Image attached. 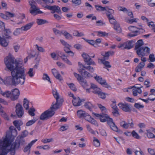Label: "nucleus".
<instances>
[{
    "label": "nucleus",
    "instance_id": "33",
    "mask_svg": "<svg viewBox=\"0 0 155 155\" xmlns=\"http://www.w3.org/2000/svg\"><path fill=\"white\" fill-rule=\"evenodd\" d=\"M29 101L26 98H25L23 101V106L26 110H28L29 108Z\"/></svg>",
    "mask_w": 155,
    "mask_h": 155
},
{
    "label": "nucleus",
    "instance_id": "14",
    "mask_svg": "<svg viewBox=\"0 0 155 155\" xmlns=\"http://www.w3.org/2000/svg\"><path fill=\"white\" fill-rule=\"evenodd\" d=\"M135 41L133 40L128 41L124 43V47L123 49L129 50L134 47Z\"/></svg>",
    "mask_w": 155,
    "mask_h": 155
},
{
    "label": "nucleus",
    "instance_id": "22",
    "mask_svg": "<svg viewBox=\"0 0 155 155\" xmlns=\"http://www.w3.org/2000/svg\"><path fill=\"white\" fill-rule=\"evenodd\" d=\"M34 22H32L26 24L24 26L21 27V30L23 31H26L29 29L34 24Z\"/></svg>",
    "mask_w": 155,
    "mask_h": 155
},
{
    "label": "nucleus",
    "instance_id": "20",
    "mask_svg": "<svg viewBox=\"0 0 155 155\" xmlns=\"http://www.w3.org/2000/svg\"><path fill=\"white\" fill-rule=\"evenodd\" d=\"M51 71L54 76L57 79L60 81L62 80V77L58 72L55 68L52 69Z\"/></svg>",
    "mask_w": 155,
    "mask_h": 155
},
{
    "label": "nucleus",
    "instance_id": "53",
    "mask_svg": "<svg viewBox=\"0 0 155 155\" xmlns=\"http://www.w3.org/2000/svg\"><path fill=\"white\" fill-rule=\"evenodd\" d=\"M35 111V110L34 108L32 109L31 108L28 111V113L30 115L34 116L35 115V114L34 113Z\"/></svg>",
    "mask_w": 155,
    "mask_h": 155
},
{
    "label": "nucleus",
    "instance_id": "2",
    "mask_svg": "<svg viewBox=\"0 0 155 155\" xmlns=\"http://www.w3.org/2000/svg\"><path fill=\"white\" fill-rule=\"evenodd\" d=\"M14 137L11 134H6L5 138L3 141L0 140V150L1 153L0 155H6L8 152L10 155H15L16 150L18 149L13 144L11 145L13 141Z\"/></svg>",
    "mask_w": 155,
    "mask_h": 155
},
{
    "label": "nucleus",
    "instance_id": "56",
    "mask_svg": "<svg viewBox=\"0 0 155 155\" xmlns=\"http://www.w3.org/2000/svg\"><path fill=\"white\" fill-rule=\"evenodd\" d=\"M33 68H30L28 71V72L27 74H28L30 77H32L34 76L33 72Z\"/></svg>",
    "mask_w": 155,
    "mask_h": 155
},
{
    "label": "nucleus",
    "instance_id": "23",
    "mask_svg": "<svg viewBox=\"0 0 155 155\" xmlns=\"http://www.w3.org/2000/svg\"><path fill=\"white\" fill-rule=\"evenodd\" d=\"M11 32L9 29H5V28L4 37L6 38L10 39L11 36L10 35L11 34Z\"/></svg>",
    "mask_w": 155,
    "mask_h": 155
},
{
    "label": "nucleus",
    "instance_id": "9",
    "mask_svg": "<svg viewBox=\"0 0 155 155\" xmlns=\"http://www.w3.org/2000/svg\"><path fill=\"white\" fill-rule=\"evenodd\" d=\"M15 112L18 117H21L24 114V110L23 107L20 104L17 103L15 107Z\"/></svg>",
    "mask_w": 155,
    "mask_h": 155
},
{
    "label": "nucleus",
    "instance_id": "11",
    "mask_svg": "<svg viewBox=\"0 0 155 155\" xmlns=\"http://www.w3.org/2000/svg\"><path fill=\"white\" fill-rule=\"evenodd\" d=\"M12 96L11 97V99L12 101L17 100L18 97L20 95V91L18 89L15 88L12 90Z\"/></svg>",
    "mask_w": 155,
    "mask_h": 155
},
{
    "label": "nucleus",
    "instance_id": "38",
    "mask_svg": "<svg viewBox=\"0 0 155 155\" xmlns=\"http://www.w3.org/2000/svg\"><path fill=\"white\" fill-rule=\"evenodd\" d=\"M93 144L96 147H98L100 145V141L95 137H93Z\"/></svg>",
    "mask_w": 155,
    "mask_h": 155
},
{
    "label": "nucleus",
    "instance_id": "27",
    "mask_svg": "<svg viewBox=\"0 0 155 155\" xmlns=\"http://www.w3.org/2000/svg\"><path fill=\"white\" fill-rule=\"evenodd\" d=\"M94 78L101 85H102V83H104V82L106 81L105 80L103 79L101 76H98L97 75H96V76L94 77Z\"/></svg>",
    "mask_w": 155,
    "mask_h": 155
},
{
    "label": "nucleus",
    "instance_id": "44",
    "mask_svg": "<svg viewBox=\"0 0 155 155\" xmlns=\"http://www.w3.org/2000/svg\"><path fill=\"white\" fill-rule=\"evenodd\" d=\"M129 30L133 33H136L137 27L134 26H130L128 28Z\"/></svg>",
    "mask_w": 155,
    "mask_h": 155
},
{
    "label": "nucleus",
    "instance_id": "28",
    "mask_svg": "<svg viewBox=\"0 0 155 155\" xmlns=\"http://www.w3.org/2000/svg\"><path fill=\"white\" fill-rule=\"evenodd\" d=\"M1 94L4 97H5L7 98L12 97V93L9 91H6L5 92H3L2 91H1Z\"/></svg>",
    "mask_w": 155,
    "mask_h": 155
},
{
    "label": "nucleus",
    "instance_id": "19",
    "mask_svg": "<svg viewBox=\"0 0 155 155\" xmlns=\"http://www.w3.org/2000/svg\"><path fill=\"white\" fill-rule=\"evenodd\" d=\"M37 139L33 140L29 143L28 145L26 146L24 148L23 151L24 152H26L29 151V153L30 151V148L34 143L37 141Z\"/></svg>",
    "mask_w": 155,
    "mask_h": 155
},
{
    "label": "nucleus",
    "instance_id": "1",
    "mask_svg": "<svg viewBox=\"0 0 155 155\" xmlns=\"http://www.w3.org/2000/svg\"><path fill=\"white\" fill-rule=\"evenodd\" d=\"M4 61L6 66L5 70H7L8 69L11 71L12 77H9V79L11 80L12 84L15 86L19 84H23L25 80V69L19 65L22 61L15 60V58L9 54Z\"/></svg>",
    "mask_w": 155,
    "mask_h": 155
},
{
    "label": "nucleus",
    "instance_id": "7",
    "mask_svg": "<svg viewBox=\"0 0 155 155\" xmlns=\"http://www.w3.org/2000/svg\"><path fill=\"white\" fill-rule=\"evenodd\" d=\"M44 8L51 10V13L52 14H54L55 12H57L59 14H61V13L60 8L58 6L46 5L45 7H44Z\"/></svg>",
    "mask_w": 155,
    "mask_h": 155
},
{
    "label": "nucleus",
    "instance_id": "31",
    "mask_svg": "<svg viewBox=\"0 0 155 155\" xmlns=\"http://www.w3.org/2000/svg\"><path fill=\"white\" fill-rule=\"evenodd\" d=\"M140 64H143V65L140 66V65H138L135 69V71L136 72H139L141 71L142 69L144 67L145 64L143 62H140Z\"/></svg>",
    "mask_w": 155,
    "mask_h": 155
},
{
    "label": "nucleus",
    "instance_id": "32",
    "mask_svg": "<svg viewBox=\"0 0 155 155\" xmlns=\"http://www.w3.org/2000/svg\"><path fill=\"white\" fill-rule=\"evenodd\" d=\"M22 122L17 120H15L14 121L13 124L17 129L20 130L21 128L20 126L22 124Z\"/></svg>",
    "mask_w": 155,
    "mask_h": 155
},
{
    "label": "nucleus",
    "instance_id": "62",
    "mask_svg": "<svg viewBox=\"0 0 155 155\" xmlns=\"http://www.w3.org/2000/svg\"><path fill=\"white\" fill-rule=\"evenodd\" d=\"M35 46L36 47V48H37V50L40 52H44L45 51V50L44 49L41 47H39L38 46V45H35Z\"/></svg>",
    "mask_w": 155,
    "mask_h": 155
},
{
    "label": "nucleus",
    "instance_id": "41",
    "mask_svg": "<svg viewBox=\"0 0 155 155\" xmlns=\"http://www.w3.org/2000/svg\"><path fill=\"white\" fill-rule=\"evenodd\" d=\"M132 92L133 95L134 96H136L137 95V93L139 94L141 93L142 91L141 90H136L133 89L132 90Z\"/></svg>",
    "mask_w": 155,
    "mask_h": 155
},
{
    "label": "nucleus",
    "instance_id": "34",
    "mask_svg": "<svg viewBox=\"0 0 155 155\" xmlns=\"http://www.w3.org/2000/svg\"><path fill=\"white\" fill-rule=\"evenodd\" d=\"M110 9L113 11V13H109L108 12L109 11H108L107 12H106V15H107V18H108L109 20H110V19H113V20H115V19H114L113 15H112V14H113L114 13V11L112 9L110 8Z\"/></svg>",
    "mask_w": 155,
    "mask_h": 155
},
{
    "label": "nucleus",
    "instance_id": "52",
    "mask_svg": "<svg viewBox=\"0 0 155 155\" xmlns=\"http://www.w3.org/2000/svg\"><path fill=\"white\" fill-rule=\"evenodd\" d=\"M70 88L74 91H77V89L75 87L74 84L73 83H71L69 85Z\"/></svg>",
    "mask_w": 155,
    "mask_h": 155
},
{
    "label": "nucleus",
    "instance_id": "4",
    "mask_svg": "<svg viewBox=\"0 0 155 155\" xmlns=\"http://www.w3.org/2000/svg\"><path fill=\"white\" fill-rule=\"evenodd\" d=\"M92 114L96 117H99L101 122H105L107 121V124L109 125L111 129L113 131L117 132L120 134L123 133V131L118 128L115 123L113 121V119L110 117L108 114L104 113L99 114L94 112Z\"/></svg>",
    "mask_w": 155,
    "mask_h": 155
},
{
    "label": "nucleus",
    "instance_id": "37",
    "mask_svg": "<svg viewBox=\"0 0 155 155\" xmlns=\"http://www.w3.org/2000/svg\"><path fill=\"white\" fill-rule=\"evenodd\" d=\"M114 29L118 33L121 32V28L120 27L119 24L117 23H116V24H114Z\"/></svg>",
    "mask_w": 155,
    "mask_h": 155
},
{
    "label": "nucleus",
    "instance_id": "42",
    "mask_svg": "<svg viewBox=\"0 0 155 155\" xmlns=\"http://www.w3.org/2000/svg\"><path fill=\"white\" fill-rule=\"evenodd\" d=\"M147 100L152 101H154L155 100V94L153 93H151L149 96Z\"/></svg>",
    "mask_w": 155,
    "mask_h": 155
},
{
    "label": "nucleus",
    "instance_id": "24",
    "mask_svg": "<svg viewBox=\"0 0 155 155\" xmlns=\"http://www.w3.org/2000/svg\"><path fill=\"white\" fill-rule=\"evenodd\" d=\"M143 45V42L142 39L138 40L136 43V45L135 47V50L137 51V49L140 48L141 46Z\"/></svg>",
    "mask_w": 155,
    "mask_h": 155
},
{
    "label": "nucleus",
    "instance_id": "46",
    "mask_svg": "<svg viewBox=\"0 0 155 155\" xmlns=\"http://www.w3.org/2000/svg\"><path fill=\"white\" fill-rule=\"evenodd\" d=\"M38 148L41 149L43 150H49L50 148V147L48 145H45L44 146H38L37 147Z\"/></svg>",
    "mask_w": 155,
    "mask_h": 155
},
{
    "label": "nucleus",
    "instance_id": "45",
    "mask_svg": "<svg viewBox=\"0 0 155 155\" xmlns=\"http://www.w3.org/2000/svg\"><path fill=\"white\" fill-rule=\"evenodd\" d=\"M71 2L74 4L75 5H79L81 3V0H72Z\"/></svg>",
    "mask_w": 155,
    "mask_h": 155
},
{
    "label": "nucleus",
    "instance_id": "35",
    "mask_svg": "<svg viewBox=\"0 0 155 155\" xmlns=\"http://www.w3.org/2000/svg\"><path fill=\"white\" fill-rule=\"evenodd\" d=\"M36 23L38 25H43L48 23V21L45 20L38 18L36 19Z\"/></svg>",
    "mask_w": 155,
    "mask_h": 155
},
{
    "label": "nucleus",
    "instance_id": "47",
    "mask_svg": "<svg viewBox=\"0 0 155 155\" xmlns=\"http://www.w3.org/2000/svg\"><path fill=\"white\" fill-rule=\"evenodd\" d=\"M53 30L55 35L59 34L61 35L62 34L63 30H62L61 31H60L59 30H57L55 28H53Z\"/></svg>",
    "mask_w": 155,
    "mask_h": 155
},
{
    "label": "nucleus",
    "instance_id": "15",
    "mask_svg": "<svg viewBox=\"0 0 155 155\" xmlns=\"http://www.w3.org/2000/svg\"><path fill=\"white\" fill-rule=\"evenodd\" d=\"M87 65H88L87 66H83V68H85L86 70L90 72L93 73L94 71V69L93 67H91V65H96V63L94 61H91L89 63H88L87 64Z\"/></svg>",
    "mask_w": 155,
    "mask_h": 155
},
{
    "label": "nucleus",
    "instance_id": "63",
    "mask_svg": "<svg viewBox=\"0 0 155 155\" xmlns=\"http://www.w3.org/2000/svg\"><path fill=\"white\" fill-rule=\"evenodd\" d=\"M21 28H17L16 29V30L14 32L13 34L15 35H18L20 33V30Z\"/></svg>",
    "mask_w": 155,
    "mask_h": 155
},
{
    "label": "nucleus",
    "instance_id": "39",
    "mask_svg": "<svg viewBox=\"0 0 155 155\" xmlns=\"http://www.w3.org/2000/svg\"><path fill=\"white\" fill-rule=\"evenodd\" d=\"M98 35L100 37H104L105 36H107L109 33H106L105 32H102L101 31H98L97 32Z\"/></svg>",
    "mask_w": 155,
    "mask_h": 155
},
{
    "label": "nucleus",
    "instance_id": "40",
    "mask_svg": "<svg viewBox=\"0 0 155 155\" xmlns=\"http://www.w3.org/2000/svg\"><path fill=\"white\" fill-rule=\"evenodd\" d=\"M131 134L132 135V136L134 137L135 138L137 139H140V137L139 136L138 134L136 133L135 131L133 130L132 133Z\"/></svg>",
    "mask_w": 155,
    "mask_h": 155
},
{
    "label": "nucleus",
    "instance_id": "50",
    "mask_svg": "<svg viewBox=\"0 0 155 155\" xmlns=\"http://www.w3.org/2000/svg\"><path fill=\"white\" fill-rule=\"evenodd\" d=\"M107 95L105 93H104L100 91L98 96L101 98L104 99L106 98V95Z\"/></svg>",
    "mask_w": 155,
    "mask_h": 155
},
{
    "label": "nucleus",
    "instance_id": "10",
    "mask_svg": "<svg viewBox=\"0 0 155 155\" xmlns=\"http://www.w3.org/2000/svg\"><path fill=\"white\" fill-rule=\"evenodd\" d=\"M119 107L122 110L126 112H130L131 111V105L128 104H123L119 103L118 104Z\"/></svg>",
    "mask_w": 155,
    "mask_h": 155
},
{
    "label": "nucleus",
    "instance_id": "3",
    "mask_svg": "<svg viewBox=\"0 0 155 155\" xmlns=\"http://www.w3.org/2000/svg\"><path fill=\"white\" fill-rule=\"evenodd\" d=\"M53 94L56 99L55 103H52L50 108L44 112L40 116V120H44L51 117L54 114L55 112L53 110H57L61 106L63 100L59 98V95L56 90L53 91Z\"/></svg>",
    "mask_w": 155,
    "mask_h": 155
},
{
    "label": "nucleus",
    "instance_id": "43",
    "mask_svg": "<svg viewBox=\"0 0 155 155\" xmlns=\"http://www.w3.org/2000/svg\"><path fill=\"white\" fill-rule=\"evenodd\" d=\"M36 121V120L35 119H34L31 120H30L28 121L26 124V126H29L33 124H34Z\"/></svg>",
    "mask_w": 155,
    "mask_h": 155
},
{
    "label": "nucleus",
    "instance_id": "18",
    "mask_svg": "<svg viewBox=\"0 0 155 155\" xmlns=\"http://www.w3.org/2000/svg\"><path fill=\"white\" fill-rule=\"evenodd\" d=\"M79 72L83 75L86 78H88L92 77V76L88 71L84 70V68L79 69Z\"/></svg>",
    "mask_w": 155,
    "mask_h": 155
},
{
    "label": "nucleus",
    "instance_id": "12",
    "mask_svg": "<svg viewBox=\"0 0 155 155\" xmlns=\"http://www.w3.org/2000/svg\"><path fill=\"white\" fill-rule=\"evenodd\" d=\"M95 7L96 9L98 11H105L106 12L109 11V12L110 13H113V11L110 9V8L108 6L105 7H102L100 5H95Z\"/></svg>",
    "mask_w": 155,
    "mask_h": 155
},
{
    "label": "nucleus",
    "instance_id": "61",
    "mask_svg": "<svg viewBox=\"0 0 155 155\" xmlns=\"http://www.w3.org/2000/svg\"><path fill=\"white\" fill-rule=\"evenodd\" d=\"M112 113L115 116H117L120 115V114L118 111V109L113 110V111H112Z\"/></svg>",
    "mask_w": 155,
    "mask_h": 155
},
{
    "label": "nucleus",
    "instance_id": "29",
    "mask_svg": "<svg viewBox=\"0 0 155 155\" xmlns=\"http://www.w3.org/2000/svg\"><path fill=\"white\" fill-rule=\"evenodd\" d=\"M0 45L2 46L6 47L8 45V43L5 38H0Z\"/></svg>",
    "mask_w": 155,
    "mask_h": 155
},
{
    "label": "nucleus",
    "instance_id": "60",
    "mask_svg": "<svg viewBox=\"0 0 155 155\" xmlns=\"http://www.w3.org/2000/svg\"><path fill=\"white\" fill-rule=\"evenodd\" d=\"M147 150L151 155H155V151L153 149L151 148H148Z\"/></svg>",
    "mask_w": 155,
    "mask_h": 155
},
{
    "label": "nucleus",
    "instance_id": "30",
    "mask_svg": "<svg viewBox=\"0 0 155 155\" xmlns=\"http://www.w3.org/2000/svg\"><path fill=\"white\" fill-rule=\"evenodd\" d=\"M85 119L97 127L98 126V124L96 121L91 117V118L88 117L87 118Z\"/></svg>",
    "mask_w": 155,
    "mask_h": 155
},
{
    "label": "nucleus",
    "instance_id": "59",
    "mask_svg": "<svg viewBox=\"0 0 155 155\" xmlns=\"http://www.w3.org/2000/svg\"><path fill=\"white\" fill-rule=\"evenodd\" d=\"M139 150H136L135 151L134 153L135 155H143V152L141 150V149H139Z\"/></svg>",
    "mask_w": 155,
    "mask_h": 155
},
{
    "label": "nucleus",
    "instance_id": "48",
    "mask_svg": "<svg viewBox=\"0 0 155 155\" xmlns=\"http://www.w3.org/2000/svg\"><path fill=\"white\" fill-rule=\"evenodd\" d=\"M43 79L45 80H46L48 82L51 83L49 77L48 76L47 74H44L43 76Z\"/></svg>",
    "mask_w": 155,
    "mask_h": 155
},
{
    "label": "nucleus",
    "instance_id": "16",
    "mask_svg": "<svg viewBox=\"0 0 155 155\" xmlns=\"http://www.w3.org/2000/svg\"><path fill=\"white\" fill-rule=\"evenodd\" d=\"M77 113L78 117L80 118L86 117H87V118L89 117V118H91V116L87 113L81 110H78L77 111Z\"/></svg>",
    "mask_w": 155,
    "mask_h": 155
},
{
    "label": "nucleus",
    "instance_id": "36",
    "mask_svg": "<svg viewBox=\"0 0 155 155\" xmlns=\"http://www.w3.org/2000/svg\"><path fill=\"white\" fill-rule=\"evenodd\" d=\"M101 63L103 64L104 66L108 68H110L111 66L110 64V62L108 61H106V60L100 59Z\"/></svg>",
    "mask_w": 155,
    "mask_h": 155
},
{
    "label": "nucleus",
    "instance_id": "55",
    "mask_svg": "<svg viewBox=\"0 0 155 155\" xmlns=\"http://www.w3.org/2000/svg\"><path fill=\"white\" fill-rule=\"evenodd\" d=\"M109 54L108 51H107L105 53V54L104 55V57L103 59H104V60H108L109 58Z\"/></svg>",
    "mask_w": 155,
    "mask_h": 155
},
{
    "label": "nucleus",
    "instance_id": "54",
    "mask_svg": "<svg viewBox=\"0 0 155 155\" xmlns=\"http://www.w3.org/2000/svg\"><path fill=\"white\" fill-rule=\"evenodd\" d=\"M149 59L151 62L155 61V58H154V55L153 54H151L149 55Z\"/></svg>",
    "mask_w": 155,
    "mask_h": 155
},
{
    "label": "nucleus",
    "instance_id": "26",
    "mask_svg": "<svg viewBox=\"0 0 155 155\" xmlns=\"http://www.w3.org/2000/svg\"><path fill=\"white\" fill-rule=\"evenodd\" d=\"M84 106L86 109L90 111H92V109L94 107V106L90 102H86L84 105Z\"/></svg>",
    "mask_w": 155,
    "mask_h": 155
},
{
    "label": "nucleus",
    "instance_id": "6",
    "mask_svg": "<svg viewBox=\"0 0 155 155\" xmlns=\"http://www.w3.org/2000/svg\"><path fill=\"white\" fill-rule=\"evenodd\" d=\"M12 144L16 147L18 149L21 147L24 146L26 143L24 138L18 136L16 138L15 142Z\"/></svg>",
    "mask_w": 155,
    "mask_h": 155
},
{
    "label": "nucleus",
    "instance_id": "51",
    "mask_svg": "<svg viewBox=\"0 0 155 155\" xmlns=\"http://www.w3.org/2000/svg\"><path fill=\"white\" fill-rule=\"evenodd\" d=\"M28 134V131L26 130H25L22 133L21 135L20 136H19V137H21L23 138H24V137L27 136Z\"/></svg>",
    "mask_w": 155,
    "mask_h": 155
},
{
    "label": "nucleus",
    "instance_id": "5",
    "mask_svg": "<svg viewBox=\"0 0 155 155\" xmlns=\"http://www.w3.org/2000/svg\"><path fill=\"white\" fill-rule=\"evenodd\" d=\"M150 49L149 47L143 46L137 49L136 51V53L139 57L142 58L145 55H147L150 53Z\"/></svg>",
    "mask_w": 155,
    "mask_h": 155
},
{
    "label": "nucleus",
    "instance_id": "58",
    "mask_svg": "<svg viewBox=\"0 0 155 155\" xmlns=\"http://www.w3.org/2000/svg\"><path fill=\"white\" fill-rule=\"evenodd\" d=\"M147 136L148 138H153V134L150 132L149 130H147Z\"/></svg>",
    "mask_w": 155,
    "mask_h": 155
},
{
    "label": "nucleus",
    "instance_id": "49",
    "mask_svg": "<svg viewBox=\"0 0 155 155\" xmlns=\"http://www.w3.org/2000/svg\"><path fill=\"white\" fill-rule=\"evenodd\" d=\"M53 140V139L52 138H51L50 139H43L41 140V142L44 143H50Z\"/></svg>",
    "mask_w": 155,
    "mask_h": 155
},
{
    "label": "nucleus",
    "instance_id": "21",
    "mask_svg": "<svg viewBox=\"0 0 155 155\" xmlns=\"http://www.w3.org/2000/svg\"><path fill=\"white\" fill-rule=\"evenodd\" d=\"M82 56L84 59V62L87 64L90 61H93L91 59L90 57L88 54L85 53H84L82 54Z\"/></svg>",
    "mask_w": 155,
    "mask_h": 155
},
{
    "label": "nucleus",
    "instance_id": "17",
    "mask_svg": "<svg viewBox=\"0 0 155 155\" xmlns=\"http://www.w3.org/2000/svg\"><path fill=\"white\" fill-rule=\"evenodd\" d=\"M29 5L31 6L29 10V12L32 15H33L34 12L36 11L35 9L37 8L35 5L36 3L34 0L29 1Z\"/></svg>",
    "mask_w": 155,
    "mask_h": 155
},
{
    "label": "nucleus",
    "instance_id": "57",
    "mask_svg": "<svg viewBox=\"0 0 155 155\" xmlns=\"http://www.w3.org/2000/svg\"><path fill=\"white\" fill-rule=\"evenodd\" d=\"M86 127L88 131L93 134H95L94 131L91 129L90 126L89 125H87Z\"/></svg>",
    "mask_w": 155,
    "mask_h": 155
},
{
    "label": "nucleus",
    "instance_id": "64",
    "mask_svg": "<svg viewBox=\"0 0 155 155\" xmlns=\"http://www.w3.org/2000/svg\"><path fill=\"white\" fill-rule=\"evenodd\" d=\"M134 107L138 109L144 107V106L143 105H140L139 104L137 103H135L134 104Z\"/></svg>",
    "mask_w": 155,
    "mask_h": 155
},
{
    "label": "nucleus",
    "instance_id": "8",
    "mask_svg": "<svg viewBox=\"0 0 155 155\" xmlns=\"http://www.w3.org/2000/svg\"><path fill=\"white\" fill-rule=\"evenodd\" d=\"M74 76L77 78L78 81L80 84L84 87H86L87 86V83L86 80L81 77L79 74L74 72Z\"/></svg>",
    "mask_w": 155,
    "mask_h": 155
},
{
    "label": "nucleus",
    "instance_id": "25",
    "mask_svg": "<svg viewBox=\"0 0 155 155\" xmlns=\"http://www.w3.org/2000/svg\"><path fill=\"white\" fill-rule=\"evenodd\" d=\"M62 35L67 39L71 40L73 38L72 35L66 31L63 30Z\"/></svg>",
    "mask_w": 155,
    "mask_h": 155
},
{
    "label": "nucleus",
    "instance_id": "13",
    "mask_svg": "<svg viewBox=\"0 0 155 155\" xmlns=\"http://www.w3.org/2000/svg\"><path fill=\"white\" fill-rule=\"evenodd\" d=\"M85 100L84 99H80L79 97H78L74 98L72 101V102L74 106H78L81 105V102H84Z\"/></svg>",
    "mask_w": 155,
    "mask_h": 155
}]
</instances>
